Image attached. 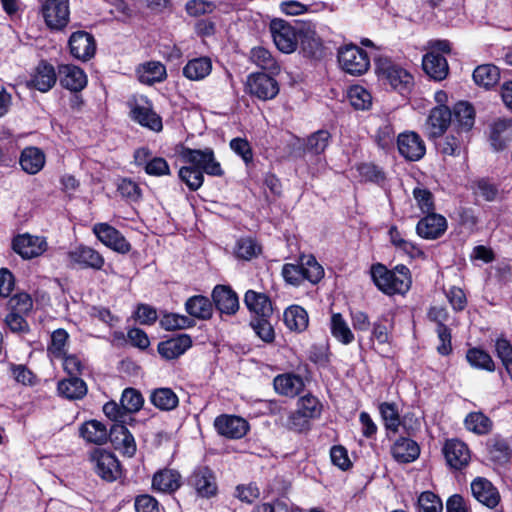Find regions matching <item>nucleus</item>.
I'll return each instance as SVG.
<instances>
[{
  "mask_svg": "<svg viewBox=\"0 0 512 512\" xmlns=\"http://www.w3.org/2000/svg\"><path fill=\"white\" fill-rule=\"evenodd\" d=\"M454 120L462 130L469 131L474 125L475 111L467 102H459L454 106Z\"/></svg>",
  "mask_w": 512,
  "mask_h": 512,
  "instance_id": "de8ad7c7",
  "label": "nucleus"
},
{
  "mask_svg": "<svg viewBox=\"0 0 512 512\" xmlns=\"http://www.w3.org/2000/svg\"><path fill=\"white\" fill-rule=\"evenodd\" d=\"M447 229L446 219L436 213H429L422 218L417 226V234L424 239H437L444 234Z\"/></svg>",
  "mask_w": 512,
  "mask_h": 512,
  "instance_id": "aec40b11",
  "label": "nucleus"
},
{
  "mask_svg": "<svg viewBox=\"0 0 512 512\" xmlns=\"http://www.w3.org/2000/svg\"><path fill=\"white\" fill-rule=\"evenodd\" d=\"M69 338L68 333L64 329H57L51 335V343L48 346V351L54 357H63L64 348Z\"/></svg>",
  "mask_w": 512,
  "mask_h": 512,
  "instance_id": "0e129e2a",
  "label": "nucleus"
},
{
  "mask_svg": "<svg viewBox=\"0 0 512 512\" xmlns=\"http://www.w3.org/2000/svg\"><path fill=\"white\" fill-rule=\"evenodd\" d=\"M422 66L424 71L434 80H443L448 74V63L446 58L436 52H429L423 57Z\"/></svg>",
  "mask_w": 512,
  "mask_h": 512,
  "instance_id": "c756f323",
  "label": "nucleus"
},
{
  "mask_svg": "<svg viewBox=\"0 0 512 512\" xmlns=\"http://www.w3.org/2000/svg\"><path fill=\"white\" fill-rule=\"evenodd\" d=\"M179 178L188 186L192 191L198 190L204 181V176L201 170L192 166H185L179 170Z\"/></svg>",
  "mask_w": 512,
  "mask_h": 512,
  "instance_id": "6e6d98bb",
  "label": "nucleus"
},
{
  "mask_svg": "<svg viewBox=\"0 0 512 512\" xmlns=\"http://www.w3.org/2000/svg\"><path fill=\"white\" fill-rule=\"evenodd\" d=\"M470 187L475 197L482 198L487 202L495 201L499 194L497 184L488 178L473 180Z\"/></svg>",
  "mask_w": 512,
  "mask_h": 512,
  "instance_id": "37998d69",
  "label": "nucleus"
},
{
  "mask_svg": "<svg viewBox=\"0 0 512 512\" xmlns=\"http://www.w3.org/2000/svg\"><path fill=\"white\" fill-rule=\"evenodd\" d=\"M497 356L501 359L503 366L512 379V345L504 337H499L496 340Z\"/></svg>",
  "mask_w": 512,
  "mask_h": 512,
  "instance_id": "bf43d9fd",
  "label": "nucleus"
},
{
  "mask_svg": "<svg viewBox=\"0 0 512 512\" xmlns=\"http://www.w3.org/2000/svg\"><path fill=\"white\" fill-rule=\"evenodd\" d=\"M192 345V340L189 335L182 334L178 337L171 338L163 341L158 345L159 354L167 359L172 360L178 358L186 352Z\"/></svg>",
  "mask_w": 512,
  "mask_h": 512,
  "instance_id": "393cba45",
  "label": "nucleus"
},
{
  "mask_svg": "<svg viewBox=\"0 0 512 512\" xmlns=\"http://www.w3.org/2000/svg\"><path fill=\"white\" fill-rule=\"evenodd\" d=\"M151 403L162 411H170L178 406V396L170 388H157L150 394Z\"/></svg>",
  "mask_w": 512,
  "mask_h": 512,
  "instance_id": "a19ab883",
  "label": "nucleus"
},
{
  "mask_svg": "<svg viewBox=\"0 0 512 512\" xmlns=\"http://www.w3.org/2000/svg\"><path fill=\"white\" fill-rule=\"evenodd\" d=\"M212 70V62L208 57L194 58L183 67V75L189 80L199 81L207 77Z\"/></svg>",
  "mask_w": 512,
  "mask_h": 512,
  "instance_id": "c9c22d12",
  "label": "nucleus"
},
{
  "mask_svg": "<svg viewBox=\"0 0 512 512\" xmlns=\"http://www.w3.org/2000/svg\"><path fill=\"white\" fill-rule=\"evenodd\" d=\"M282 276L287 283L294 286L300 285L304 280L316 284L323 278L324 270L313 255H303L299 264H285Z\"/></svg>",
  "mask_w": 512,
  "mask_h": 512,
  "instance_id": "f03ea898",
  "label": "nucleus"
},
{
  "mask_svg": "<svg viewBox=\"0 0 512 512\" xmlns=\"http://www.w3.org/2000/svg\"><path fill=\"white\" fill-rule=\"evenodd\" d=\"M58 76L61 86L73 92L81 91L87 85L84 71L72 64L59 65Z\"/></svg>",
  "mask_w": 512,
  "mask_h": 512,
  "instance_id": "a211bd4d",
  "label": "nucleus"
},
{
  "mask_svg": "<svg viewBox=\"0 0 512 512\" xmlns=\"http://www.w3.org/2000/svg\"><path fill=\"white\" fill-rule=\"evenodd\" d=\"M42 14L50 29L61 30L69 22V1L46 0L42 5Z\"/></svg>",
  "mask_w": 512,
  "mask_h": 512,
  "instance_id": "6e6552de",
  "label": "nucleus"
},
{
  "mask_svg": "<svg viewBox=\"0 0 512 512\" xmlns=\"http://www.w3.org/2000/svg\"><path fill=\"white\" fill-rule=\"evenodd\" d=\"M331 135L327 130H318L306 139L304 153L319 155L323 153L330 143Z\"/></svg>",
  "mask_w": 512,
  "mask_h": 512,
  "instance_id": "a18cd8bd",
  "label": "nucleus"
},
{
  "mask_svg": "<svg viewBox=\"0 0 512 512\" xmlns=\"http://www.w3.org/2000/svg\"><path fill=\"white\" fill-rule=\"evenodd\" d=\"M108 439L113 447L127 457L134 456L136 443L133 435L122 423H114L109 431Z\"/></svg>",
  "mask_w": 512,
  "mask_h": 512,
  "instance_id": "dca6fc26",
  "label": "nucleus"
},
{
  "mask_svg": "<svg viewBox=\"0 0 512 512\" xmlns=\"http://www.w3.org/2000/svg\"><path fill=\"white\" fill-rule=\"evenodd\" d=\"M250 59L257 66L272 73H278L280 66L272 56L271 52L264 47H254L250 52Z\"/></svg>",
  "mask_w": 512,
  "mask_h": 512,
  "instance_id": "49530a36",
  "label": "nucleus"
},
{
  "mask_svg": "<svg viewBox=\"0 0 512 512\" xmlns=\"http://www.w3.org/2000/svg\"><path fill=\"white\" fill-rule=\"evenodd\" d=\"M214 427L220 435L230 439L242 438L249 429L245 419L226 414L216 417Z\"/></svg>",
  "mask_w": 512,
  "mask_h": 512,
  "instance_id": "ddd939ff",
  "label": "nucleus"
},
{
  "mask_svg": "<svg viewBox=\"0 0 512 512\" xmlns=\"http://www.w3.org/2000/svg\"><path fill=\"white\" fill-rule=\"evenodd\" d=\"M247 88L251 95L264 101L275 98L279 93L277 81L265 73L251 74L247 79Z\"/></svg>",
  "mask_w": 512,
  "mask_h": 512,
  "instance_id": "9d476101",
  "label": "nucleus"
},
{
  "mask_svg": "<svg viewBox=\"0 0 512 512\" xmlns=\"http://www.w3.org/2000/svg\"><path fill=\"white\" fill-rule=\"evenodd\" d=\"M490 141L495 151L505 149L512 141V120L498 119L491 126Z\"/></svg>",
  "mask_w": 512,
  "mask_h": 512,
  "instance_id": "bb28decb",
  "label": "nucleus"
},
{
  "mask_svg": "<svg viewBox=\"0 0 512 512\" xmlns=\"http://www.w3.org/2000/svg\"><path fill=\"white\" fill-rule=\"evenodd\" d=\"M11 312L27 315L33 307V301L29 294L18 293L10 298L8 302Z\"/></svg>",
  "mask_w": 512,
  "mask_h": 512,
  "instance_id": "e2e57ef3",
  "label": "nucleus"
},
{
  "mask_svg": "<svg viewBox=\"0 0 512 512\" xmlns=\"http://www.w3.org/2000/svg\"><path fill=\"white\" fill-rule=\"evenodd\" d=\"M95 473L107 482H113L121 477V467L118 459L109 451L95 448L90 454Z\"/></svg>",
  "mask_w": 512,
  "mask_h": 512,
  "instance_id": "423d86ee",
  "label": "nucleus"
},
{
  "mask_svg": "<svg viewBox=\"0 0 512 512\" xmlns=\"http://www.w3.org/2000/svg\"><path fill=\"white\" fill-rule=\"evenodd\" d=\"M452 120V112L445 105L434 107L425 123V130L429 138L440 137L448 128Z\"/></svg>",
  "mask_w": 512,
  "mask_h": 512,
  "instance_id": "2eb2a0df",
  "label": "nucleus"
},
{
  "mask_svg": "<svg viewBox=\"0 0 512 512\" xmlns=\"http://www.w3.org/2000/svg\"><path fill=\"white\" fill-rule=\"evenodd\" d=\"M67 257L71 266L81 269L101 270L104 266V257L94 248L79 245L67 253Z\"/></svg>",
  "mask_w": 512,
  "mask_h": 512,
  "instance_id": "1a4fd4ad",
  "label": "nucleus"
},
{
  "mask_svg": "<svg viewBox=\"0 0 512 512\" xmlns=\"http://www.w3.org/2000/svg\"><path fill=\"white\" fill-rule=\"evenodd\" d=\"M44 154L35 147H29L22 151L20 165L29 174L38 173L44 166Z\"/></svg>",
  "mask_w": 512,
  "mask_h": 512,
  "instance_id": "58836bf2",
  "label": "nucleus"
},
{
  "mask_svg": "<svg viewBox=\"0 0 512 512\" xmlns=\"http://www.w3.org/2000/svg\"><path fill=\"white\" fill-rule=\"evenodd\" d=\"M58 392L70 400L81 399L87 393V385L82 379L71 376L58 383Z\"/></svg>",
  "mask_w": 512,
  "mask_h": 512,
  "instance_id": "4c0bfd02",
  "label": "nucleus"
},
{
  "mask_svg": "<svg viewBox=\"0 0 512 512\" xmlns=\"http://www.w3.org/2000/svg\"><path fill=\"white\" fill-rule=\"evenodd\" d=\"M391 453L397 462L410 463L418 458L420 448L414 440L401 437L392 445Z\"/></svg>",
  "mask_w": 512,
  "mask_h": 512,
  "instance_id": "c85d7f7f",
  "label": "nucleus"
},
{
  "mask_svg": "<svg viewBox=\"0 0 512 512\" xmlns=\"http://www.w3.org/2000/svg\"><path fill=\"white\" fill-rule=\"evenodd\" d=\"M96 237L107 247L118 253H128L131 245L125 237L114 227L107 223H97L93 227Z\"/></svg>",
  "mask_w": 512,
  "mask_h": 512,
  "instance_id": "9b49d317",
  "label": "nucleus"
},
{
  "mask_svg": "<svg viewBox=\"0 0 512 512\" xmlns=\"http://www.w3.org/2000/svg\"><path fill=\"white\" fill-rule=\"evenodd\" d=\"M301 46L304 52L310 56H315L321 51V39L314 32H306L300 38Z\"/></svg>",
  "mask_w": 512,
  "mask_h": 512,
  "instance_id": "338daca9",
  "label": "nucleus"
},
{
  "mask_svg": "<svg viewBox=\"0 0 512 512\" xmlns=\"http://www.w3.org/2000/svg\"><path fill=\"white\" fill-rule=\"evenodd\" d=\"M180 478L177 471L165 469L154 475L152 486L161 492H174L180 487Z\"/></svg>",
  "mask_w": 512,
  "mask_h": 512,
  "instance_id": "e433bc0d",
  "label": "nucleus"
},
{
  "mask_svg": "<svg viewBox=\"0 0 512 512\" xmlns=\"http://www.w3.org/2000/svg\"><path fill=\"white\" fill-rule=\"evenodd\" d=\"M69 48L73 57L87 61L94 56L96 50L95 40L91 34L77 31L70 36Z\"/></svg>",
  "mask_w": 512,
  "mask_h": 512,
  "instance_id": "6ab92c4d",
  "label": "nucleus"
},
{
  "mask_svg": "<svg viewBox=\"0 0 512 512\" xmlns=\"http://www.w3.org/2000/svg\"><path fill=\"white\" fill-rule=\"evenodd\" d=\"M132 118L140 125L147 127L153 131L162 130L161 117L153 111L148 102L144 104H136L131 110Z\"/></svg>",
  "mask_w": 512,
  "mask_h": 512,
  "instance_id": "cd10ccee",
  "label": "nucleus"
},
{
  "mask_svg": "<svg viewBox=\"0 0 512 512\" xmlns=\"http://www.w3.org/2000/svg\"><path fill=\"white\" fill-rule=\"evenodd\" d=\"M120 403L122 404L126 414L136 413L142 408L144 398L138 390L134 388H126L122 393Z\"/></svg>",
  "mask_w": 512,
  "mask_h": 512,
  "instance_id": "5fc2aeb1",
  "label": "nucleus"
},
{
  "mask_svg": "<svg viewBox=\"0 0 512 512\" xmlns=\"http://www.w3.org/2000/svg\"><path fill=\"white\" fill-rule=\"evenodd\" d=\"M337 58L342 70L354 76L366 73L370 67V58L367 52L355 44L339 47Z\"/></svg>",
  "mask_w": 512,
  "mask_h": 512,
  "instance_id": "7ed1b4c3",
  "label": "nucleus"
},
{
  "mask_svg": "<svg viewBox=\"0 0 512 512\" xmlns=\"http://www.w3.org/2000/svg\"><path fill=\"white\" fill-rule=\"evenodd\" d=\"M285 325L292 331H304L308 326V314L304 308L298 305L288 307L284 312Z\"/></svg>",
  "mask_w": 512,
  "mask_h": 512,
  "instance_id": "ea45409f",
  "label": "nucleus"
},
{
  "mask_svg": "<svg viewBox=\"0 0 512 512\" xmlns=\"http://www.w3.org/2000/svg\"><path fill=\"white\" fill-rule=\"evenodd\" d=\"M330 329L333 337L344 345L354 341V334L340 313L331 316Z\"/></svg>",
  "mask_w": 512,
  "mask_h": 512,
  "instance_id": "c03bdc74",
  "label": "nucleus"
},
{
  "mask_svg": "<svg viewBox=\"0 0 512 512\" xmlns=\"http://www.w3.org/2000/svg\"><path fill=\"white\" fill-rule=\"evenodd\" d=\"M185 309L190 316L207 320L212 316L213 305L207 297L195 295L186 301Z\"/></svg>",
  "mask_w": 512,
  "mask_h": 512,
  "instance_id": "72a5a7b5",
  "label": "nucleus"
},
{
  "mask_svg": "<svg viewBox=\"0 0 512 512\" xmlns=\"http://www.w3.org/2000/svg\"><path fill=\"white\" fill-rule=\"evenodd\" d=\"M160 324L165 330L186 329L194 325V320L185 315L171 313L164 315Z\"/></svg>",
  "mask_w": 512,
  "mask_h": 512,
  "instance_id": "13d9d810",
  "label": "nucleus"
},
{
  "mask_svg": "<svg viewBox=\"0 0 512 512\" xmlns=\"http://www.w3.org/2000/svg\"><path fill=\"white\" fill-rule=\"evenodd\" d=\"M212 298L216 308L228 315L234 314L239 309L237 294L228 286L217 285L212 292Z\"/></svg>",
  "mask_w": 512,
  "mask_h": 512,
  "instance_id": "b1692460",
  "label": "nucleus"
},
{
  "mask_svg": "<svg viewBox=\"0 0 512 512\" xmlns=\"http://www.w3.org/2000/svg\"><path fill=\"white\" fill-rule=\"evenodd\" d=\"M57 74L54 67L42 61L38 64L31 79L27 82L28 87L35 88L40 92L49 91L56 83Z\"/></svg>",
  "mask_w": 512,
  "mask_h": 512,
  "instance_id": "412c9836",
  "label": "nucleus"
},
{
  "mask_svg": "<svg viewBox=\"0 0 512 512\" xmlns=\"http://www.w3.org/2000/svg\"><path fill=\"white\" fill-rule=\"evenodd\" d=\"M379 412L385 428L393 433L398 432L401 422L397 405L395 403L383 402L379 405Z\"/></svg>",
  "mask_w": 512,
  "mask_h": 512,
  "instance_id": "09e8293b",
  "label": "nucleus"
},
{
  "mask_svg": "<svg viewBox=\"0 0 512 512\" xmlns=\"http://www.w3.org/2000/svg\"><path fill=\"white\" fill-rule=\"evenodd\" d=\"M443 453L447 464L455 470L462 469L470 461V451L467 445L457 439L447 440L443 447Z\"/></svg>",
  "mask_w": 512,
  "mask_h": 512,
  "instance_id": "f3484780",
  "label": "nucleus"
},
{
  "mask_svg": "<svg viewBox=\"0 0 512 512\" xmlns=\"http://www.w3.org/2000/svg\"><path fill=\"white\" fill-rule=\"evenodd\" d=\"M190 484L196 489L197 493L209 498L214 496L217 491L215 477L213 472L207 467L196 469L190 476Z\"/></svg>",
  "mask_w": 512,
  "mask_h": 512,
  "instance_id": "4be33fe9",
  "label": "nucleus"
},
{
  "mask_svg": "<svg viewBox=\"0 0 512 512\" xmlns=\"http://www.w3.org/2000/svg\"><path fill=\"white\" fill-rule=\"evenodd\" d=\"M12 247L22 258L31 259L42 255L47 250V242L42 237L23 234L14 238Z\"/></svg>",
  "mask_w": 512,
  "mask_h": 512,
  "instance_id": "f8f14e48",
  "label": "nucleus"
},
{
  "mask_svg": "<svg viewBox=\"0 0 512 512\" xmlns=\"http://www.w3.org/2000/svg\"><path fill=\"white\" fill-rule=\"evenodd\" d=\"M418 505L422 512H442L441 499L433 492L425 491L418 498Z\"/></svg>",
  "mask_w": 512,
  "mask_h": 512,
  "instance_id": "680f3d73",
  "label": "nucleus"
},
{
  "mask_svg": "<svg viewBox=\"0 0 512 512\" xmlns=\"http://www.w3.org/2000/svg\"><path fill=\"white\" fill-rule=\"evenodd\" d=\"M297 409L309 419H314L320 416L322 405L316 397L306 395L298 400Z\"/></svg>",
  "mask_w": 512,
  "mask_h": 512,
  "instance_id": "4d7b16f0",
  "label": "nucleus"
},
{
  "mask_svg": "<svg viewBox=\"0 0 512 512\" xmlns=\"http://www.w3.org/2000/svg\"><path fill=\"white\" fill-rule=\"evenodd\" d=\"M399 153L410 161L420 160L426 152L424 141L415 132H405L398 136Z\"/></svg>",
  "mask_w": 512,
  "mask_h": 512,
  "instance_id": "4468645a",
  "label": "nucleus"
},
{
  "mask_svg": "<svg viewBox=\"0 0 512 512\" xmlns=\"http://www.w3.org/2000/svg\"><path fill=\"white\" fill-rule=\"evenodd\" d=\"M145 172L151 176H164L170 174L167 161L162 157H154L148 160L144 166Z\"/></svg>",
  "mask_w": 512,
  "mask_h": 512,
  "instance_id": "69168bd1",
  "label": "nucleus"
},
{
  "mask_svg": "<svg viewBox=\"0 0 512 512\" xmlns=\"http://www.w3.org/2000/svg\"><path fill=\"white\" fill-rule=\"evenodd\" d=\"M270 32L276 47L283 53L289 54L296 50L298 33L288 22L274 19L270 23Z\"/></svg>",
  "mask_w": 512,
  "mask_h": 512,
  "instance_id": "0eeeda50",
  "label": "nucleus"
},
{
  "mask_svg": "<svg viewBox=\"0 0 512 512\" xmlns=\"http://www.w3.org/2000/svg\"><path fill=\"white\" fill-rule=\"evenodd\" d=\"M466 359L474 368L483 369L489 372H493L495 370V363L493 359L482 349H469L466 354Z\"/></svg>",
  "mask_w": 512,
  "mask_h": 512,
  "instance_id": "8fccbe9b",
  "label": "nucleus"
},
{
  "mask_svg": "<svg viewBox=\"0 0 512 512\" xmlns=\"http://www.w3.org/2000/svg\"><path fill=\"white\" fill-rule=\"evenodd\" d=\"M500 79L499 68L492 64L478 66L473 72L474 82L481 87L489 89L496 85Z\"/></svg>",
  "mask_w": 512,
  "mask_h": 512,
  "instance_id": "79ce46f5",
  "label": "nucleus"
},
{
  "mask_svg": "<svg viewBox=\"0 0 512 512\" xmlns=\"http://www.w3.org/2000/svg\"><path fill=\"white\" fill-rule=\"evenodd\" d=\"M244 303L256 318L270 317L273 313L272 303L268 296L254 290H248L244 296Z\"/></svg>",
  "mask_w": 512,
  "mask_h": 512,
  "instance_id": "a878e982",
  "label": "nucleus"
},
{
  "mask_svg": "<svg viewBox=\"0 0 512 512\" xmlns=\"http://www.w3.org/2000/svg\"><path fill=\"white\" fill-rule=\"evenodd\" d=\"M371 274L376 286L388 295L403 294L411 285L409 270L405 266H397L392 271L382 264H377L372 266Z\"/></svg>",
  "mask_w": 512,
  "mask_h": 512,
  "instance_id": "f257e3e1",
  "label": "nucleus"
},
{
  "mask_svg": "<svg viewBox=\"0 0 512 512\" xmlns=\"http://www.w3.org/2000/svg\"><path fill=\"white\" fill-rule=\"evenodd\" d=\"M234 253L239 259L251 260L261 253V246L251 237L240 238L236 242Z\"/></svg>",
  "mask_w": 512,
  "mask_h": 512,
  "instance_id": "3c124183",
  "label": "nucleus"
},
{
  "mask_svg": "<svg viewBox=\"0 0 512 512\" xmlns=\"http://www.w3.org/2000/svg\"><path fill=\"white\" fill-rule=\"evenodd\" d=\"M119 193L132 202H137L141 198V189L138 184L130 179H123L118 185Z\"/></svg>",
  "mask_w": 512,
  "mask_h": 512,
  "instance_id": "774afa93",
  "label": "nucleus"
},
{
  "mask_svg": "<svg viewBox=\"0 0 512 512\" xmlns=\"http://www.w3.org/2000/svg\"><path fill=\"white\" fill-rule=\"evenodd\" d=\"M474 498L483 505L494 508L498 505L500 496L493 484L485 478H477L471 483Z\"/></svg>",
  "mask_w": 512,
  "mask_h": 512,
  "instance_id": "5701e85b",
  "label": "nucleus"
},
{
  "mask_svg": "<svg viewBox=\"0 0 512 512\" xmlns=\"http://www.w3.org/2000/svg\"><path fill=\"white\" fill-rule=\"evenodd\" d=\"M270 317L255 318L251 321V327L259 338L269 343L274 340V329L269 322Z\"/></svg>",
  "mask_w": 512,
  "mask_h": 512,
  "instance_id": "052dcab7",
  "label": "nucleus"
},
{
  "mask_svg": "<svg viewBox=\"0 0 512 512\" xmlns=\"http://www.w3.org/2000/svg\"><path fill=\"white\" fill-rule=\"evenodd\" d=\"M180 156L185 162L191 164L192 167L201 170L202 173L218 177L224 174L220 163L215 159L214 151L209 147L204 149L184 147L180 152Z\"/></svg>",
  "mask_w": 512,
  "mask_h": 512,
  "instance_id": "39448f33",
  "label": "nucleus"
},
{
  "mask_svg": "<svg viewBox=\"0 0 512 512\" xmlns=\"http://www.w3.org/2000/svg\"><path fill=\"white\" fill-rule=\"evenodd\" d=\"M487 450L490 460L497 464H506L512 455L509 442L499 436L492 437L487 441Z\"/></svg>",
  "mask_w": 512,
  "mask_h": 512,
  "instance_id": "473e14b6",
  "label": "nucleus"
},
{
  "mask_svg": "<svg viewBox=\"0 0 512 512\" xmlns=\"http://www.w3.org/2000/svg\"><path fill=\"white\" fill-rule=\"evenodd\" d=\"M304 383L300 376L294 374L278 375L274 379V388L277 393L294 397L303 389Z\"/></svg>",
  "mask_w": 512,
  "mask_h": 512,
  "instance_id": "2f4dec72",
  "label": "nucleus"
},
{
  "mask_svg": "<svg viewBox=\"0 0 512 512\" xmlns=\"http://www.w3.org/2000/svg\"><path fill=\"white\" fill-rule=\"evenodd\" d=\"M348 98L351 105L357 110L369 109L372 104L370 92L359 85L352 86L349 89Z\"/></svg>",
  "mask_w": 512,
  "mask_h": 512,
  "instance_id": "603ef678",
  "label": "nucleus"
},
{
  "mask_svg": "<svg viewBox=\"0 0 512 512\" xmlns=\"http://www.w3.org/2000/svg\"><path fill=\"white\" fill-rule=\"evenodd\" d=\"M376 72L384 77L391 87L400 93L407 92L413 85V77L405 69L393 63L387 57L375 59Z\"/></svg>",
  "mask_w": 512,
  "mask_h": 512,
  "instance_id": "20e7f679",
  "label": "nucleus"
},
{
  "mask_svg": "<svg viewBox=\"0 0 512 512\" xmlns=\"http://www.w3.org/2000/svg\"><path fill=\"white\" fill-rule=\"evenodd\" d=\"M466 428L477 434H487L492 427L491 420L481 412H472L465 418Z\"/></svg>",
  "mask_w": 512,
  "mask_h": 512,
  "instance_id": "864d4df0",
  "label": "nucleus"
},
{
  "mask_svg": "<svg viewBox=\"0 0 512 512\" xmlns=\"http://www.w3.org/2000/svg\"><path fill=\"white\" fill-rule=\"evenodd\" d=\"M81 436L90 443L102 445L108 440L106 426L98 420H90L80 427Z\"/></svg>",
  "mask_w": 512,
  "mask_h": 512,
  "instance_id": "f704fd0d",
  "label": "nucleus"
},
{
  "mask_svg": "<svg viewBox=\"0 0 512 512\" xmlns=\"http://www.w3.org/2000/svg\"><path fill=\"white\" fill-rule=\"evenodd\" d=\"M138 79L141 83L152 85L157 82H162L166 76L165 66L158 61H150L142 64L137 69Z\"/></svg>",
  "mask_w": 512,
  "mask_h": 512,
  "instance_id": "7c9ffc66",
  "label": "nucleus"
}]
</instances>
